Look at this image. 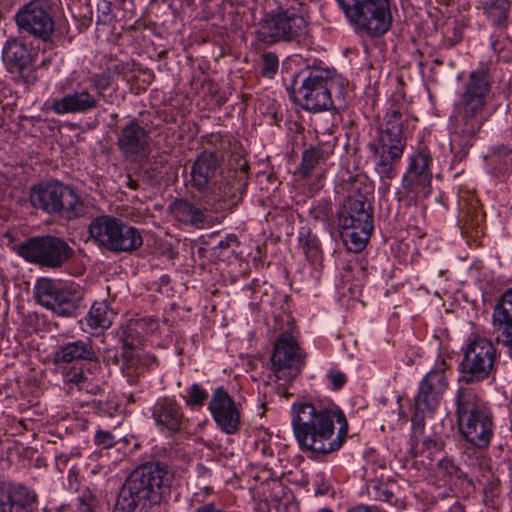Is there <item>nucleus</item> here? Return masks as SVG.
Instances as JSON below:
<instances>
[{"instance_id":"f257e3e1","label":"nucleus","mask_w":512,"mask_h":512,"mask_svg":"<svg viewBox=\"0 0 512 512\" xmlns=\"http://www.w3.org/2000/svg\"><path fill=\"white\" fill-rule=\"evenodd\" d=\"M291 424L300 450L316 456L338 451L348 435L346 416L338 407L294 403L291 407Z\"/></svg>"},{"instance_id":"f03ea898","label":"nucleus","mask_w":512,"mask_h":512,"mask_svg":"<svg viewBox=\"0 0 512 512\" xmlns=\"http://www.w3.org/2000/svg\"><path fill=\"white\" fill-rule=\"evenodd\" d=\"M493 98L492 81L484 69L472 71L464 84L451 128V150L461 160L473 146L486 118L485 108Z\"/></svg>"},{"instance_id":"7ed1b4c3","label":"nucleus","mask_w":512,"mask_h":512,"mask_svg":"<svg viewBox=\"0 0 512 512\" xmlns=\"http://www.w3.org/2000/svg\"><path fill=\"white\" fill-rule=\"evenodd\" d=\"M372 192L370 184L362 178L354 179L347 197L337 210V223L341 238L349 251L361 252L373 232V213L368 202Z\"/></svg>"},{"instance_id":"20e7f679","label":"nucleus","mask_w":512,"mask_h":512,"mask_svg":"<svg viewBox=\"0 0 512 512\" xmlns=\"http://www.w3.org/2000/svg\"><path fill=\"white\" fill-rule=\"evenodd\" d=\"M171 474L168 466L160 461L147 462L135 468L123 483L117 498V506L133 512L161 502L169 492Z\"/></svg>"},{"instance_id":"39448f33","label":"nucleus","mask_w":512,"mask_h":512,"mask_svg":"<svg viewBox=\"0 0 512 512\" xmlns=\"http://www.w3.org/2000/svg\"><path fill=\"white\" fill-rule=\"evenodd\" d=\"M295 84H299L294 90L295 102L311 112L332 109L333 97L343 100L348 86L343 77L320 67H307L302 70L295 79Z\"/></svg>"},{"instance_id":"423d86ee","label":"nucleus","mask_w":512,"mask_h":512,"mask_svg":"<svg viewBox=\"0 0 512 512\" xmlns=\"http://www.w3.org/2000/svg\"><path fill=\"white\" fill-rule=\"evenodd\" d=\"M455 416L461 436L478 449H487L494 435L493 414L472 388L458 387Z\"/></svg>"},{"instance_id":"0eeeda50","label":"nucleus","mask_w":512,"mask_h":512,"mask_svg":"<svg viewBox=\"0 0 512 512\" xmlns=\"http://www.w3.org/2000/svg\"><path fill=\"white\" fill-rule=\"evenodd\" d=\"M376 133L373 145L376 156L375 172L381 180L384 192H387L391 180L396 176L395 165L400 161L406 147L401 112L398 109L388 110Z\"/></svg>"},{"instance_id":"6e6552de","label":"nucleus","mask_w":512,"mask_h":512,"mask_svg":"<svg viewBox=\"0 0 512 512\" xmlns=\"http://www.w3.org/2000/svg\"><path fill=\"white\" fill-rule=\"evenodd\" d=\"M210 149L203 150L193 161L190 175L191 184L199 193L214 194L217 177L222 173L224 157H240L238 142L228 134L210 133L203 136Z\"/></svg>"},{"instance_id":"1a4fd4ad","label":"nucleus","mask_w":512,"mask_h":512,"mask_svg":"<svg viewBox=\"0 0 512 512\" xmlns=\"http://www.w3.org/2000/svg\"><path fill=\"white\" fill-rule=\"evenodd\" d=\"M30 203L34 208L66 221L81 218L87 212L83 200L71 186L54 180L34 185Z\"/></svg>"},{"instance_id":"9d476101","label":"nucleus","mask_w":512,"mask_h":512,"mask_svg":"<svg viewBox=\"0 0 512 512\" xmlns=\"http://www.w3.org/2000/svg\"><path fill=\"white\" fill-rule=\"evenodd\" d=\"M88 234L95 246L111 253H133L143 245L138 228L108 214L93 218L88 225Z\"/></svg>"},{"instance_id":"9b49d317","label":"nucleus","mask_w":512,"mask_h":512,"mask_svg":"<svg viewBox=\"0 0 512 512\" xmlns=\"http://www.w3.org/2000/svg\"><path fill=\"white\" fill-rule=\"evenodd\" d=\"M349 22L372 37L384 35L392 25L390 0H336Z\"/></svg>"},{"instance_id":"f8f14e48","label":"nucleus","mask_w":512,"mask_h":512,"mask_svg":"<svg viewBox=\"0 0 512 512\" xmlns=\"http://www.w3.org/2000/svg\"><path fill=\"white\" fill-rule=\"evenodd\" d=\"M34 296L43 308L66 318L76 316L83 299L79 285L51 278L36 281Z\"/></svg>"},{"instance_id":"ddd939ff","label":"nucleus","mask_w":512,"mask_h":512,"mask_svg":"<svg viewBox=\"0 0 512 512\" xmlns=\"http://www.w3.org/2000/svg\"><path fill=\"white\" fill-rule=\"evenodd\" d=\"M17 253L29 263L58 269L74 255V250L62 238L45 235L32 237L17 247Z\"/></svg>"},{"instance_id":"4468645a","label":"nucleus","mask_w":512,"mask_h":512,"mask_svg":"<svg viewBox=\"0 0 512 512\" xmlns=\"http://www.w3.org/2000/svg\"><path fill=\"white\" fill-rule=\"evenodd\" d=\"M496 348L490 339L476 336L463 348L459 363L460 381L466 384L487 379L494 368Z\"/></svg>"},{"instance_id":"2eb2a0df","label":"nucleus","mask_w":512,"mask_h":512,"mask_svg":"<svg viewBox=\"0 0 512 512\" xmlns=\"http://www.w3.org/2000/svg\"><path fill=\"white\" fill-rule=\"evenodd\" d=\"M307 21L296 9L266 14L257 31L261 41L272 44L297 40L307 33Z\"/></svg>"},{"instance_id":"dca6fc26","label":"nucleus","mask_w":512,"mask_h":512,"mask_svg":"<svg viewBox=\"0 0 512 512\" xmlns=\"http://www.w3.org/2000/svg\"><path fill=\"white\" fill-rule=\"evenodd\" d=\"M432 158L428 152L416 151L409 157L408 167L402 177V187L406 195L398 193V200L403 198L408 204L416 203L419 198H427L431 193Z\"/></svg>"},{"instance_id":"f3484780","label":"nucleus","mask_w":512,"mask_h":512,"mask_svg":"<svg viewBox=\"0 0 512 512\" xmlns=\"http://www.w3.org/2000/svg\"><path fill=\"white\" fill-rule=\"evenodd\" d=\"M35 57L33 48L17 38L8 39L2 48L4 66L17 83L31 85L37 81Z\"/></svg>"},{"instance_id":"a211bd4d","label":"nucleus","mask_w":512,"mask_h":512,"mask_svg":"<svg viewBox=\"0 0 512 512\" xmlns=\"http://www.w3.org/2000/svg\"><path fill=\"white\" fill-rule=\"evenodd\" d=\"M17 27L43 41H49L54 32V20L48 0H31L18 9L15 16Z\"/></svg>"},{"instance_id":"6ab92c4d","label":"nucleus","mask_w":512,"mask_h":512,"mask_svg":"<svg viewBox=\"0 0 512 512\" xmlns=\"http://www.w3.org/2000/svg\"><path fill=\"white\" fill-rule=\"evenodd\" d=\"M272 371L279 380L294 379L304 366V354L290 333L281 334L271 354Z\"/></svg>"},{"instance_id":"aec40b11","label":"nucleus","mask_w":512,"mask_h":512,"mask_svg":"<svg viewBox=\"0 0 512 512\" xmlns=\"http://www.w3.org/2000/svg\"><path fill=\"white\" fill-rule=\"evenodd\" d=\"M249 168L248 161L242 155L232 157L230 167L213 194L214 199L225 203L229 209L237 207L247 191Z\"/></svg>"},{"instance_id":"412c9836","label":"nucleus","mask_w":512,"mask_h":512,"mask_svg":"<svg viewBox=\"0 0 512 512\" xmlns=\"http://www.w3.org/2000/svg\"><path fill=\"white\" fill-rule=\"evenodd\" d=\"M125 333L123 331L121 337L123 351L120 369L127 382L130 385H134L139 382L146 370L157 366V359L155 355L146 353L144 350L136 347L131 336L129 334L125 335Z\"/></svg>"},{"instance_id":"4be33fe9","label":"nucleus","mask_w":512,"mask_h":512,"mask_svg":"<svg viewBox=\"0 0 512 512\" xmlns=\"http://www.w3.org/2000/svg\"><path fill=\"white\" fill-rule=\"evenodd\" d=\"M448 385L443 367L430 370L419 383L418 392L414 398V409L433 414L440 405Z\"/></svg>"},{"instance_id":"5701e85b","label":"nucleus","mask_w":512,"mask_h":512,"mask_svg":"<svg viewBox=\"0 0 512 512\" xmlns=\"http://www.w3.org/2000/svg\"><path fill=\"white\" fill-rule=\"evenodd\" d=\"M151 411L157 429L165 436H174L187 427L188 419L174 398H158Z\"/></svg>"},{"instance_id":"b1692460","label":"nucleus","mask_w":512,"mask_h":512,"mask_svg":"<svg viewBox=\"0 0 512 512\" xmlns=\"http://www.w3.org/2000/svg\"><path fill=\"white\" fill-rule=\"evenodd\" d=\"M217 427L226 434H234L240 426V412L235 401L223 387L216 388L208 404Z\"/></svg>"},{"instance_id":"393cba45","label":"nucleus","mask_w":512,"mask_h":512,"mask_svg":"<svg viewBox=\"0 0 512 512\" xmlns=\"http://www.w3.org/2000/svg\"><path fill=\"white\" fill-rule=\"evenodd\" d=\"M492 335L512 359V287L500 296L492 312Z\"/></svg>"},{"instance_id":"a878e982","label":"nucleus","mask_w":512,"mask_h":512,"mask_svg":"<svg viewBox=\"0 0 512 512\" xmlns=\"http://www.w3.org/2000/svg\"><path fill=\"white\" fill-rule=\"evenodd\" d=\"M117 147L124 156H137L149 149V131L139 120H129L117 134Z\"/></svg>"},{"instance_id":"bb28decb","label":"nucleus","mask_w":512,"mask_h":512,"mask_svg":"<svg viewBox=\"0 0 512 512\" xmlns=\"http://www.w3.org/2000/svg\"><path fill=\"white\" fill-rule=\"evenodd\" d=\"M98 106V96L88 88H80L53 100L51 110L57 115L85 114Z\"/></svg>"},{"instance_id":"cd10ccee","label":"nucleus","mask_w":512,"mask_h":512,"mask_svg":"<svg viewBox=\"0 0 512 512\" xmlns=\"http://www.w3.org/2000/svg\"><path fill=\"white\" fill-rule=\"evenodd\" d=\"M36 494L21 484L0 483V512H30Z\"/></svg>"},{"instance_id":"c85d7f7f","label":"nucleus","mask_w":512,"mask_h":512,"mask_svg":"<svg viewBox=\"0 0 512 512\" xmlns=\"http://www.w3.org/2000/svg\"><path fill=\"white\" fill-rule=\"evenodd\" d=\"M97 359V353L90 339H78L59 345L53 354L56 367L63 365L82 364Z\"/></svg>"},{"instance_id":"c756f323","label":"nucleus","mask_w":512,"mask_h":512,"mask_svg":"<svg viewBox=\"0 0 512 512\" xmlns=\"http://www.w3.org/2000/svg\"><path fill=\"white\" fill-rule=\"evenodd\" d=\"M114 316L113 310L106 302H95L81 321L82 329L91 334H98L111 326Z\"/></svg>"},{"instance_id":"7c9ffc66","label":"nucleus","mask_w":512,"mask_h":512,"mask_svg":"<svg viewBox=\"0 0 512 512\" xmlns=\"http://www.w3.org/2000/svg\"><path fill=\"white\" fill-rule=\"evenodd\" d=\"M170 208L173 217L186 225L200 227L207 220L206 209L188 200L176 199Z\"/></svg>"},{"instance_id":"2f4dec72","label":"nucleus","mask_w":512,"mask_h":512,"mask_svg":"<svg viewBox=\"0 0 512 512\" xmlns=\"http://www.w3.org/2000/svg\"><path fill=\"white\" fill-rule=\"evenodd\" d=\"M57 368L60 370L65 384L75 386L78 390H84L87 393H97L99 388L91 383L87 373L84 371L83 364L63 365Z\"/></svg>"},{"instance_id":"473e14b6","label":"nucleus","mask_w":512,"mask_h":512,"mask_svg":"<svg viewBox=\"0 0 512 512\" xmlns=\"http://www.w3.org/2000/svg\"><path fill=\"white\" fill-rule=\"evenodd\" d=\"M511 2L512 0H488L484 3V14L496 30L507 28Z\"/></svg>"},{"instance_id":"72a5a7b5","label":"nucleus","mask_w":512,"mask_h":512,"mask_svg":"<svg viewBox=\"0 0 512 512\" xmlns=\"http://www.w3.org/2000/svg\"><path fill=\"white\" fill-rule=\"evenodd\" d=\"M326 144V148L313 146L304 150L300 164V172L303 176H309L320 162L329 157L332 153L331 148L335 145V137H332V140H326Z\"/></svg>"},{"instance_id":"f704fd0d","label":"nucleus","mask_w":512,"mask_h":512,"mask_svg":"<svg viewBox=\"0 0 512 512\" xmlns=\"http://www.w3.org/2000/svg\"><path fill=\"white\" fill-rule=\"evenodd\" d=\"M393 488V484L372 481L368 485V494L377 501L393 505L397 502V497L395 496Z\"/></svg>"},{"instance_id":"c9c22d12","label":"nucleus","mask_w":512,"mask_h":512,"mask_svg":"<svg viewBox=\"0 0 512 512\" xmlns=\"http://www.w3.org/2000/svg\"><path fill=\"white\" fill-rule=\"evenodd\" d=\"M299 243L307 258H317L320 251V242L316 235H313L308 229H302L299 235Z\"/></svg>"},{"instance_id":"e433bc0d","label":"nucleus","mask_w":512,"mask_h":512,"mask_svg":"<svg viewBox=\"0 0 512 512\" xmlns=\"http://www.w3.org/2000/svg\"><path fill=\"white\" fill-rule=\"evenodd\" d=\"M261 75L267 79H273L278 72L279 59L274 52H265L261 56Z\"/></svg>"},{"instance_id":"4c0bfd02","label":"nucleus","mask_w":512,"mask_h":512,"mask_svg":"<svg viewBox=\"0 0 512 512\" xmlns=\"http://www.w3.org/2000/svg\"><path fill=\"white\" fill-rule=\"evenodd\" d=\"M333 210L330 201L321 200L313 205L310 209V215L313 219L328 224L332 217Z\"/></svg>"},{"instance_id":"58836bf2","label":"nucleus","mask_w":512,"mask_h":512,"mask_svg":"<svg viewBox=\"0 0 512 512\" xmlns=\"http://www.w3.org/2000/svg\"><path fill=\"white\" fill-rule=\"evenodd\" d=\"M208 398V393L198 384L193 383L188 389L187 406H202Z\"/></svg>"},{"instance_id":"ea45409f","label":"nucleus","mask_w":512,"mask_h":512,"mask_svg":"<svg viewBox=\"0 0 512 512\" xmlns=\"http://www.w3.org/2000/svg\"><path fill=\"white\" fill-rule=\"evenodd\" d=\"M91 83L93 88L97 92L95 95L98 96L99 100L101 97H104V92L111 85V78L109 75H106L104 73L95 74L93 77H91Z\"/></svg>"},{"instance_id":"a19ab883","label":"nucleus","mask_w":512,"mask_h":512,"mask_svg":"<svg viewBox=\"0 0 512 512\" xmlns=\"http://www.w3.org/2000/svg\"><path fill=\"white\" fill-rule=\"evenodd\" d=\"M414 415L411 418L412 429L414 433V440L416 444L419 443V436L423 434L425 428V415L429 413L428 411H418L414 409Z\"/></svg>"},{"instance_id":"79ce46f5","label":"nucleus","mask_w":512,"mask_h":512,"mask_svg":"<svg viewBox=\"0 0 512 512\" xmlns=\"http://www.w3.org/2000/svg\"><path fill=\"white\" fill-rule=\"evenodd\" d=\"M326 381L332 390H339L345 385L347 377L339 370L330 369L326 374Z\"/></svg>"},{"instance_id":"37998d69","label":"nucleus","mask_w":512,"mask_h":512,"mask_svg":"<svg viewBox=\"0 0 512 512\" xmlns=\"http://www.w3.org/2000/svg\"><path fill=\"white\" fill-rule=\"evenodd\" d=\"M94 443L103 449H109L117 444V439L111 432L99 429L95 433Z\"/></svg>"},{"instance_id":"c03bdc74","label":"nucleus","mask_w":512,"mask_h":512,"mask_svg":"<svg viewBox=\"0 0 512 512\" xmlns=\"http://www.w3.org/2000/svg\"><path fill=\"white\" fill-rule=\"evenodd\" d=\"M422 449L433 454L439 452L443 448V441L440 437H424L421 440Z\"/></svg>"},{"instance_id":"a18cd8bd","label":"nucleus","mask_w":512,"mask_h":512,"mask_svg":"<svg viewBox=\"0 0 512 512\" xmlns=\"http://www.w3.org/2000/svg\"><path fill=\"white\" fill-rule=\"evenodd\" d=\"M314 482L316 485V489H315L316 495H325L328 493L329 485L324 481L323 475H317Z\"/></svg>"},{"instance_id":"49530a36","label":"nucleus","mask_w":512,"mask_h":512,"mask_svg":"<svg viewBox=\"0 0 512 512\" xmlns=\"http://www.w3.org/2000/svg\"><path fill=\"white\" fill-rule=\"evenodd\" d=\"M194 512H225L222 509L216 507L213 503H205L198 506Z\"/></svg>"},{"instance_id":"de8ad7c7","label":"nucleus","mask_w":512,"mask_h":512,"mask_svg":"<svg viewBox=\"0 0 512 512\" xmlns=\"http://www.w3.org/2000/svg\"><path fill=\"white\" fill-rule=\"evenodd\" d=\"M148 323L147 332H154L158 328V323L155 320L149 319H142L138 322V326L142 327L144 324Z\"/></svg>"},{"instance_id":"09e8293b","label":"nucleus","mask_w":512,"mask_h":512,"mask_svg":"<svg viewBox=\"0 0 512 512\" xmlns=\"http://www.w3.org/2000/svg\"><path fill=\"white\" fill-rule=\"evenodd\" d=\"M334 130H335V127L332 125L330 127L323 128L321 133H322V135H327L328 137H332Z\"/></svg>"},{"instance_id":"8fccbe9b","label":"nucleus","mask_w":512,"mask_h":512,"mask_svg":"<svg viewBox=\"0 0 512 512\" xmlns=\"http://www.w3.org/2000/svg\"><path fill=\"white\" fill-rule=\"evenodd\" d=\"M56 461H57V465H60V463H62L63 465H66V463H67V456L66 455H61V456L56 458Z\"/></svg>"},{"instance_id":"3c124183","label":"nucleus","mask_w":512,"mask_h":512,"mask_svg":"<svg viewBox=\"0 0 512 512\" xmlns=\"http://www.w3.org/2000/svg\"><path fill=\"white\" fill-rule=\"evenodd\" d=\"M124 396L126 397L128 403L132 404V403L136 402L134 394L129 393V394H124Z\"/></svg>"},{"instance_id":"603ef678","label":"nucleus","mask_w":512,"mask_h":512,"mask_svg":"<svg viewBox=\"0 0 512 512\" xmlns=\"http://www.w3.org/2000/svg\"><path fill=\"white\" fill-rule=\"evenodd\" d=\"M317 512H334V511L329 507H322Z\"/></svg>"},{"instance_id":"864d4df0","label":"nucleus","mask_w":512,"mask_h":512,"mask_svg":"<svg viewBox=\"0 0 512 512\" xmlns=\"http://www.w3.org/2000/svg\"><path fill=\"white\" fill-rule=\"evenodd\" d=\"M131 188L135 189L136 188V185H134L132 182L130 183L129 185Z\"/></svg>"},{"instance_id":"5fc2aeb1","label":"nucleus","mask_w":512,"mask_h":512,"mask_svg":"<svg viewBox=\"0 0 512 512\" xmlns=\"http://www.w3.org/2000/svg\"><path fill=\"white\" fill-rule=\"evenodd\" d=\"M112 117H113V119H116L118 117V115L117 114H113Z\"/></svg>"}]
</instances>
